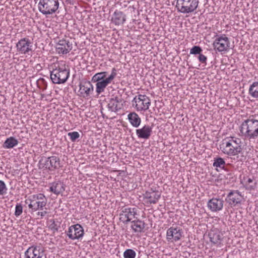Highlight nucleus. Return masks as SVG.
Masks as SVG:
<instances>
[{
	"instance_id": "f257e3e1",
	"label": "nucleus",
	"mask_w": 258,
	"mask_h": 258,
	"mask_svg": "<svg viewBox=\"0 0 258 258\" xmlns=\"http://www.w3.org/2000/svg\"><path fill=\"white\" fill-rule=\"evenodd\" d=\"M241 136L246 140L250 141L258 137V120L253 116L243 121L240 126Z\"/></svg>"
},
{
	"instance_id": "f03ea898",
	"label": "nucleus",
	"mask_w": 258,
	"mask_h": 258,
	"mask_svg": "<svg viewBox=\"0 0 258 258\" xmlns=\"http://www.w3.org/2000/svg\"><path fill=\"white\" fill-rule=\"evenodd\" d=\"M107 72H102L96 73L92 78V82L96 83V91L98 94L103 92L105 88L110 84L117 75V70L113 68L112 69L111 74L106 77Z\"/></svg>"
},
{
	"instance_id": "7ed1b4c3",
	"label": "nucleus",
	"mask_w": 258,
	"mask_h": 258,
	"mask_svg": "<svg viewBox=\"0 0 258 258\" xmlns=\"http://www.w3.org/2000/svg\"><path fill=\"white\" fill-rule=\"evenodd\" d=\"M220 148L222 151L228 156H236L242 151V142L240 139L230 137L223 140Z\"/></svg>"
},
{
	"instance_id": "20e7f679",
	"label": "nucleus",
	"mask_w": 258,
	"mask_h": 258,
	"mask_svg": "<svg viewBox=\"0 0 258 258\" xmlns=\"http://www.w3.org/2000/svg\"><path fill=\"white\" fill-rule=\"evenodd\" d=\"M70 76V70H67L65 65L60 66H54V68L50 71V79L54 84H63L68 80Z\"/></svg>"
},
{
	"instance_id": "39448f33",
	"label": "nucleus",
	"mask_w": 258,
	"mask_h": 258,
	"mask_svg": "<svg viewBox=\"0 0 258 258\" xmlns=\"http://www.w3.org/2000/svg\"><path fill=\"white\" fill-rule=\"evenodd\" d=\"M46 199L42 194L33 195L30 196L25 200V203L28 205V207L33 211L42 210L46 205Z\"/></svg>"
},
{
	"instance_id": "423d86ee",
	"label": "nucleus",
	"mask_w": 258,
	"mask_h": 258,
	"mask_svg": "<svg viewBox=\"0 0 258 258\" xmlns=\"http://www.w3.org/2000/svg\"><path fill=\"white\" fill-rule=\"evenodd\" d=\"M59 7L58 0H40L38 3L39 12L43 15H50L56 12Z\"/></svg>"
},
{
	"instance_id": "0eeeda50",
	"label": "nucleus",
	"mask_w": 258,
	"mask_h": 258,
	"mask_svg": "<svg viewBox=\"0 0 258 258\" xmlns=\"http://www.w3.org/2000/svg\"><path fill=\"white\" fill-rule=\"evenodd\" d=\"M59 157L52 156L49 157H42L39 160V164L40 168L53 171L61 167Z\"/></svg>"
},
{
	"instance_id": "6e6552de",
	"label": "nucleus",
	"mask_w": 258,
	"mask_h": 258,
	"mask_svg": "<svg viewBox=\"0 0 258 258\" xmlns=\"http://www.w3.org/2000/svg\"><path fill=\"white\" fill-rule=\"evenodd\" d=\"M199 3L198 0H177L176 7L181 13H190L197 9Z\"/></svg>"
},
{
	"instance_id": "1a4fd4ad",
	"label": "nucleus",
	"mask_w": 258,
	"mask_h": 258,
	"mask_svg": "<svg viewBox=\"0 0 258 258\" xmlns=\"http://www.w3.org/2000/svg\"><path fill=\"white\" fill-rule=\"evenodd\" d=\"M132 105L133 106H135L138 111H146L151 105V100L145 95L139 94L132 100Z\"/></svg>"
},
{
	"instance_id": "9d476101",
	"label": "nucleus",
	"mask_w": 258,
	"mask_h": 258,
	"mask_svg": "<svg viewBox=\"0 0 258 258\" xmlns=\"http://www.w3.org/2000/svg\"><path fill=\"white\" fill-rule=\"evenodd\" d=\"M243 197L238 190H231L227 194L225 201L231 208L239 207L242 204Z\"/></svg>"
},
{
	"instance_id": "9b49d317",
	"label": "nucleus",
	"mask_w": 258,
	"mask_h": 258,
	"mask_svg": "<svg viewBox=\"0 0 258 258\" xmlns=\"http://www.w3.org/2000/svg\"><path fill=\"white\" fill-rule=\"evenodd\" d=\"M213 45L214 49L218 52L226 51L229 47L230 41L225 35H222L215 39Z\"/></svg>"
},
{
	"instance_id": "f8f14e48",
	"label": "nucleus",
	"mask_w": 258,
	"mask_h": 258,
	"mask_svg": "<svg viewBox=\"0 0 258 258\" xmlns=\"http://www.w3.org/2000/svg\"><path fill=\"white\" fill-rule=\"evenodd\" d=\"M161 196L160 192L151 188L143 194V199L147 204H155L160 199Z\"/></svg>"
},
{
	"instance_id": "ddd939ff",
	"label": "nucleus",
	"mask_w": 258,
	"mask_h": 258,
	"mask_svg": "<svg viewBox=\"0 0 258 258\" xmlns=\"http://www.w3.org/2000/svg\"><path fill=\"white\" fill-rule=\"evenodd\" d=\"M183 234L182 230L179 227H171L166 232V239L168 242L177 241L180 240Z\"/></svg>"
},
{
	"instance_id": "4468645a",
	"label": "nucleus",
	"mask_w": 258,
	"mask_h": 258,
	"mask_svg": "<svg viewBox=\"0 0 258 258\" xmlns=\"http://www.w3.org/2000/svg\"><path fill=\"white\" fill-rule=\"evenodd\" d=\"M123 103V100L121 97L114 96L109 101L107 105L108 110L111 112H117L122 108Z\"/></svg>"
},
{
	"instance_id": "2eb2a0df",
	"label": "nucleus",
	"mask_w": 258,
	"mask_h": 258,
	"mask_svg": "<svg viewBox=\"0 0 258 258\" xmlns=\"http://www.w3.org/2000/svg\"><path fill=\"white\" fill-rule=\"evenodd\" d=\"M84 233L83 228L81 225L77 224L72 225L69 227L67 235L69 238L75 240L82 237Z\"/></svg>"
},
{
	"instance_id": "dca6fc26",
	"label": "nucleus",
	"mask_w": 258,
	"mask_h": 258,
	"mask_svg": "<svg viewBox=\"0 0 258 258\" xmlns=\"http://www.w3.org/2000/svg\"><path fill=\"white\" fill-rule=\"evenodd\" d=\"M43 250L40 246L32 245L29 247L24 253V258H42Z\"/></svg>"
},
{
	"instance_id": "f3484780",
	"label": "nucleus",
	"mask_w": 258,
	"mask_h": 258,
	"mask_svg": "<svg viewBox=\"0 0 258 258\" xmlns=\"http://www.w3.org/2000/svg\"><path fill=\"white\" fill-rule=\"evenodd\" d=\"M79 87L80 94L83 97H88L94 90L92 84L86 80H82L80 82Z\"/></svg>"
},
{
	"instance_id": "a211bd4d",
	"label": "nucleus",
	"mask_w": 258,
	"mask_h": 258,
	"mask_svg": "<svg viewBox=\"0 0 258 258\" xmlns=\"http://www.w3.org/2000/svg\"><path fill=\"white\" fill-rule=\"evenodd\" d=\"M31 43L30 40L27 38L20 39L16 44L18 51L25 54L32 51Z\"/></svg>"
},
{
	"instance_id": "6ab92c4d",
	"label": "nucleus",
	"mask_w": 258,
	"mask_h": 258,
	"mask_svg": "<svg viewBox=\"0 0 258 258\" xmlns=\"http://www.w3.org/2000/svg\"><path fill=\"white\" fill-rule=\"evenodd\" d=\"M72 48V44L69 40L63 39L59 40L56 45V49L58 54H67Z\"/></svg>"
},
{
	"instance_id": "aec40b11",
	"label": "nucleus",
	"mask_w": 258,
	"mask_h": 258,
	"mask_svg": "<svg viewBox=\"0 0 258 258\" xmlns=\"http://www.w3.org/2000/svg\"><path fill=\"white\" fill-rule=\"evenodd\" d=\"M224 203L222 199L213 198L208 202L207 207L211 211L216 212L223 209Z\"/></svg>"
},
{
	"instance_id": "412c9836",
	"label": "nucleus",
	"mask_w": 258,
	"mask_h": 258,
	"mask_svg": "<svg viewBox=\"0 0 258 258\" xmlns=\"http://www.w3.org/2000/svg\"><path fill=\"white\" fill-rule=\"evenodd\" d=\"M210 240L214 245L217 246L221 243L223 239V234L218 229L212 230L208 234Z\"/></svg>"
},
{
	"instance_id": "4be33fe9",
	"label": "nucleus",
	"mask_w": 258,
	"mask_h": 258,
	"mask_svg": "<svg viewBox=\"0 0 258 258\" xmlns=\"http://www.w3.org/2000/svg\"><path fill=\"white\" fill-rule=\"evenodd\" d=\"M49 185V191L56 195L62 194L65 190V185L59 180L50 183Z\"/></svg>"
},
{
	"instance_id": "5701e85b",
	"label": "nucleus",
	"mask_w": 258,
	"mask_h": 258,
	"mask_svg": "<svg viewBox=\"0 0 258 258\" xmlns=\"http://www.w3.org/2000/svg\"><path fill=\"white\" fill-rule=\"evenodd\" d=\"M152 132V127L145 125L142 128L136 130V134L140 139H149Z\"/></svg>"
},
{
	"instance_id": "b1692460",
	"label": "nucleus",
	"mask_w": 258,
	"mask_h": 258,
	"mask_svg": "<svg viewBox=\"0 0 258 258\" xmlns=\"http://www.w3.org/2000/svg\"><path fill=\"white\" fill-rule=\"evenodd\" d=\"M126 20L125 15L121 11L116 10L113 15L111 21L115 25L123 24Z\"/></svg>"
},
{
	"instance_id": "393cba45",
	"label": "nucleus",
	"mask_w": 258,
	"mask_h": 258,
	"mask_svg": "<svg viewBox=\"0 0 258 258\" xmlns=\"http://www.w3.org/2000/svg\"><path fill=\"white\" fill-rule=\"evenodd\" d=\"M127 118L130 123L135 127H139L141 124V118L135 112L130 113L127 115Z\"/></svg>"
},
{
	"instance_id": "a878e982",
	"label": "nucleus",
	"mask_w": 258,
	"mask_h": 258,
	"mask_svg": "<svg viewBox=\"0 0 258 258\" xmlns=\"http://www.w3.org/2000/svg\"><path fill=\"white\" fill-rule=\"evenodd\" d=\"M131 228L135 232L141 233L145 227V224L144 221L138 219L132 221Z\"/></svg>"
},
{
	"instance_id": "bb28decb",
	"label": "nucleus",
	"mask_w": 258,
	"mask_h": 258,
	"mask_svg": "<svg viewBox=\"0 0 258 258\" xmlns=\"http://www.w3.org/2000/svg\"><path fill=\"white\" fill-rule=\"evenodd\" d=\"M122 212H123L126 215L127 219L125 222H130L136 218V215H137V209L135 208H124L122 210Z\"/></svg>"
},
{
	"instance_id": "cd10ccee",
	"label": "nucleus",
	"mask_w": 258,
	"mask_h": 258,
	"mask_svg": "<svg viewBox=\"0 0 258 258\" xmlns=\"http://www.w3.org/2000/svg\"><path fill=\"white\" fill-rule=\"evenodd\" d=\"M18 144V141L14 137L7 138L3 144V147L6 149L13 148Z\"/></svg>"
},
{
	"instance_id": "c85d7f7f",
	"label": "nucleus",
	"mask_w": 258,
	"mask_h": 258,
	"mask_svg": "<svg viewBox=\"0 0 258 258\" xmlns=\"http://www.w3.org/2000/svg\"><path fill=\"white\" fill-rule=\"evenodd\" d=\"M225 164L226 163L224 159L222 158L221 157H217L214 158L213 166L214 167L220 168L225 170V171H228V170L225 166Z\"/></svg>"
},
{
	"instance_id": "c756f323",
	"label": "nucleus",
	"mask_w": 258,
	"mask_h": 258,
	"mask_svg": "<svg viewBox=\"0 0 258 258\" xmlns=\"http://www.w3.org/2000/svg\"><path fill=\"white\" fill-rule=\"evenodd\" d=\"M248 93L253 98H258V82H254L250 86Z\"/></svg>"
},
{
	"instance_id": "7c9ffc66",
	"label": "nucleus",
	"mask_w": 258,
	"mask_h": 258,
	"mask_svg": "<svg viewBox=\"0 0 258 258\" xmlns=\"http://www.w3.org/2000/svg\"><path fill=\"white\" fill-rule=\"evenodd\" d=\"M136 252L132 249H127L123 252L124 258H135Z\"/></svg>"
},
{
	"instance_id": "2f4dec72",
	"label": "nucleus",
	"mask_w": 258,
	"mask_h": 258,
	"mask_svg": "<svg viewBox=\"0 0 258 258\" xmlns=\"http://www.w3.org/2000/svg\"><path fill=\"white\" fill-rule=\"evenodd\" d=\"M247 182L248 183L246 185V188L249 190H253L256 187V182H253V179L249 178L247 179Z\"/></svg>"
},
{
	"instance_id": "473e14b6",
	"label": "nucleus",
	"mask_w": 258,
	"mask_h": 258,
	"mask_svg": "<svg viewBox=\"0 0 258 258\" xmlns=\"http://www.w3.org/2000/svg\"><path fill=\"white\" fill-rule=\"evenodd\" d=\"M203 51L201 47L198 45L194 46L190 50V54L194 55H197L200 54Z\"/></svg>"
},
{
	"instance_id": "72a5a7b5",
	"label": "nucleus",
	"mask_w": 258,
	"mask_h": 258,
	"mask_svg": "<svg viewBox=\"0 0 258 258\" xmlns=\"http://www.w3.org/2000/svg\"><path fill=\"white\" fill-rule=\"evenodd\" d=\"M68 136L70 137L72 142H75L77 139L80 137V134L77 132H70L68 134Z\"/></svg>"
},
{
	"instance_id": "f704fd0d",
	"label": "nucleus",
	"mask_w": 258,
	"mask_h": 258,
	"mask_svg": "<svg viewBox=\"0 0 258 258\" xmlns=\"http://www.w3.org/2000/svg\"><path fill=\"white\" fill-rule=\"evenodd\" d=\"M23 212V207L21 204H17L16 206L15 215L16 217L20 216Z\"/></svg>"
},
{
	"instance_id": "c9c22d12",
	"label": "nucleus",
	"mask_w": 258,
	"mask_h": 258,
	"mask_svg": "<svg viewBox=\"0 0 258 258\" xmlns=\"http://www.w3.org/2000/svg\"><path fill=\"white\" fill-rule=\"evenodd\" d=\"M7 188L5 182L0 180V195H3L6 193Z\"/></svg>"
},
{
	"instance_id": "e433bc0d",
	"label": "nucleus",
	"mask_w": 258,
	"mask_h": 258,
	"mask_svg": "<svg viewBox=\"0 0 258 258\" xmlns=\"http://www.w3.org/2000/svg\"><path fill=\"white\" fill-rule=\"evenodd\" d=\"M50 222H51V223L50 224L49 228L52 230L53 232L57 231L59 226L55 223V221L53 219L50 220Z\"/></svg>"
},
{
	"instance_id": "4c0bfd02",
	"label": "nucleus",
	"mask_w": 258,
	"mask_h": 258,
	"mask_svg": "<svg viewBox=\"0 0 258 258\" xmlns=\"http://www.w3.org/2000/svg\"><path fill=\"white\" fill-rule=\"evenodd\" d=\"M41 84L43 85V87L42 88L43 90H45L47 88V83L43 78H40L37 81V85L39 87H40Z\"/></svg>"
},
{
	"instance_id": "58836bf2",
	"label": "nucleus",
	"mask_w": 258,
	"mask_h": 258,
	"mask_svg": "<svg viewBox=\"0 0 258 258\" xmlns=\"http://www.w3.org/2000/svg\"><path fill=\"white\" fill-rule=\"evenodd\" d=\"M198 58L200 62L206 65L207 57L205 55L200 53V54H199Z\"/></svg>"
},
{
	"instance_id": "ea45409f",
	"label": "nucleus",
	"mask_w": 258,
	"mask_h": 258,
	"mask_svg": "<svg viewBox=\"0 0 258 258\" xmlns=\"http://www.w3.org/2000/svg\"><path fill=\"white\" fill-rule=\"evenodd\" d=\"M125 214L123 212H122L120 214V220H121L123 223L127 224L128 222H125L127 219V217H126Z\"/></svg>"
},
{
	"instance_id": "a19ab883",
	"label": "nucleus",
	"mask_w": 258,
	"mask_h": 258,
	"mask_svg": "<svg viewBox=\"0 0 258 258\" xmlns=\"http://www.w3.org/2000/svg\"><path fill=\"white\" fill-rule=\"evenodd\" d=\"M47 213V212L46 211H44L43 212H38L37 213V215L38 216H40L41 217V218H42Z\"/></svg>"
},
{
	"instance_id": "79ce46f5",
	"label": "nucleus",
	"mask_w": 258,
	"mask_h": 258,
	"mask_svg": "<svg viewBox=\"0 0 258 258\" xmlns=\"http://www.w3.org/2000/svg\"><path fill=\"white\" fill-rule=\"evenodd\" d=\"M103 109V108H101V113H102V115H104V114H103V111H102Z\"/></svg>"
}]
</instances>
